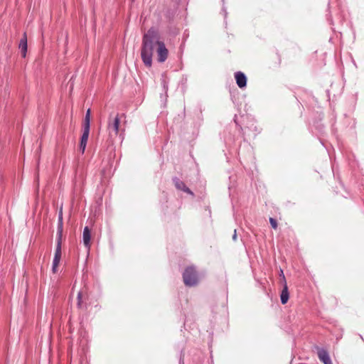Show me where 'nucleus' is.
I'll list each match as a JSON object with an SVG mask.
<instances>
[{
  "label": "nucleus",
  "instance_id": "1",
  "mask_svg": "<svg viewBox=\"0 0 364 364\" xmlns=\"http://www.w3.org/2000/svg\"><path fill=\"white\" fill-rule=\"evenodd\" d=\"M156 46L157 60L159 63H164L168 58V50L164 42L159 40L158 31L151 28L144 35L141 50V57L147 67L152 64V55L154 48Z\"/></svg>",
  "mask_w": 364,
  "mask_h": 364
},
{
  "label": "nucleus",
  "instance_id": "2",
  "mask_svg": "<svg viewBox=\"0 0 364 364\" xmlns=\"http://www.w3.org/2000/svg\"><path fill=\"white\" fill-rule=\"evenodd\" d=\"M183 279L186 286L193 287L198 284V274L194 267L190 266L185 269Z\"/></svg>",
  "mask_w": 364,
  "mask_h": 364
},
{
  "label": "nucleus",
  "instance_id": "3",
  "mask_svg": "<svg viewBox=\"0 0 364 364\" xmlns=\"http://www.w3.org/2000/svg\"><path fill=\"white\" fill-rule=\"evenodd\" d=\"M120 123V116L117 114L116 116L112 117V114L109 115L108 119V125L107 129L109 132V136H117L120 132L122 133L124 132V129H121L119 127Z\"/></svg>",
  "mask_w": 364,
  "mask_h": 364
},
{
  "label": "nucleus",
  "instance_id": "4",
  "mask_svg": "<svg viewBox=\"0 0 364 364\" xmlns=\"http://www.w3.org/2000/svg\"><path fill=\"white\" fill-rule=\"evenodd\" d=\"M280 277H282L281 280L283 284V289L281 292L280 299H281L282 304H285L289 300V291H288V287H287V284L286 282V279H285V277L284 275L282 270H281Z\"/></svg>",
  "mask_w": 364,
  "mask_h": 364
},
{
  "label": "nucleus",
  "instance_id": "5",
  "mask_svg": "<svg viewBox=\"0 0 364 364\" xmlns=\"http://www.w3.org/2000/svg\"><path fill=\"white\" fill-rule=\"evenodd\" d=\"M88 296L84 291H80L77 296V306L79 309L85 310L87 309V300Z\"/></svg>",
  "mask_w": 364,
  "mask_h": 364
},
{
  "label": "nucleus",
  "instance_id": "6",
  "mask_svg": "<svg viewBox=\"0 0 364 364\" xmlns=\"http://www.w3.org/2000/svg\"><path fill=\"white\" fill-rule=\"evenodd\" d=\"M61 247H60L59 244H57L55 255L53 261V267L52 270L53 273H55L57 272V268L58 267V264L60 263V259H61Z\"/></svg>",
  "mask_w": 364,
  "mask_h": 364
},
{
  "label": "nucleus",
  "instance_id": "7",
  "mask_svg": "<svg viewBox=\"0 0 364 364\" xmlns=\"http://www.w3.org/2000/svg\"><path fill=\"white\" fill-rule=\"evenodd\" d=\"M90 134V128L83 127V132L82 135L80 139V150L83 154L85 152L87 142L88 140Z\"/></svg>",
  "mask_w": 364,
  "mask_h": 364
},
{
  "label": "nucleus",
  "instance_id": "8",
  "mask_svg": "<svg viewBox=\"0 0 364 364\" xmlns=\"http://www.w3.org/2000/svg\"><path fill=\"white\" fill-rule=\"evenodd\" d=\"M235 78L236 80L237 85L240 88H243L246 87L247 77L243 73L240 71L236 72L235 73Z\"/></svg>",
  "mask_w": 364,
  "mask_h": 364
},
{
  "label": "nucleus",
  "instance_id": "9",
  "mask_svg": "<svg viewBox=\"0 0 364 364\" xmlns=\"http://www.w3.org/2000/svg\"><path fill=\"white\" fill-rule=\"evenodd\" d=\"M317 355L319 360L324 364H332L328 353L326 350L323 348H318Z\"/></svg>",
  "mask_w": 364,
  "mask_h": 364
},
{
  "label": "nucleus",
  "instance_id": "10",
  "mask_svg": "<svg viewBox=\"0 0 364 364\" xmlns=\"http://www.w3.org/2000/svg\"><path fill=\"white\" fill-rule=\"evenodd\" d=\"M173 183L177 189L181 190L191 195H193V192L186 186V184L178 178H173Z\"/></svg>",
  "mask_w": 364,
  "mask_h": 364
},
{
  "label": "nucleus",
  "instance_id": "11",
  "mask_svg": "<svg viewBox=\"0 0 364 364\" xmlns=\"http://www.w3.org/2000/svg\"><path fill=\"white\" fill-rule=\"evenodd\" d=\"M82 239L85 246L87 248V250H89L90 247L91 232L90 228L87 226L85 227L83 230Z\"/></svg>",
  "mask_w": 364,
  "mask_h": 364
},
{
  "label": "nucleus",
  "instance_id": "12",
  "mask_svg": "<svg viewBox=\"0 0 364 364\" xmlns=\"http://www.w3.org/2000/svg\"><path fill=\"white\" fill-rule=\"evenodd\" d=\"M18 48L22 56L25 58L27 51V36L26 33H23V37L19 42Z\"/></svg>",
  "mask_w": 364,
  "mask_h": 364
},
{
  "label": "nucleus",
  "instance_id": "13",
  "mask_svg": "<svg viewBox=\"0 0 364 364\" xmlns=\"http://www.w3.org/2000/svg\"><path fill=\"white\" fill-rule=\"evenodd\" d=\"M90 109H88L86 112L85 117L83 122V127L90 128Z\"/></svg>",
  "mask_w": 364,
  "mask_h": 364
},
{
  "label": "nucleus",
  "instance_id": "14",
  "mask_svg": "<svg viewBox=\"0 0 364 364\" xmlns=\"http://www.w3.org/2000/svg\"><path fill=\"white\" fill-rule=\"evenodd\" d=\"M59 229H63V210L60 208L58 214V227Z\"/></svg>",
  "mask_w": 364,
  "mask_h": 364
},
{
  "label": "nucleus",
  "instance_id": "15",
  "mask_svg": "<svg viewBox=\"0 0 364 364\" xmlns=\"http://www.w3.org/2000/svg\"><path fill=\"white\" fill-rule=\"evenodd\" d=\"M62 232H63V229H59L58 228V240H57V244H59L60 245V247H61V245H62Z\"/></svg>",
  "mask_w": 364,
  "mask_h": 364
},
{
  "label": "nucleus",
  "instance_id": "16",
  "mask_svg": "<svg viewBox=\"0 0 364 364\" xmlns=\"http://www.w3.org/2000/svg\"><path fill=\"white\" fill-rule=\"evenodd\" d=\"M269 223L272 225V227L274 228V229H276L277 228V220L275 219H274L273 218H269Z\"/></svg>",
  "mask_w": 364,
  "mask_h": 364
},
{
  "label": "nucleus",
  "instance_id": "17",
  "mask_svg": "<svg viewBox=\"0 0 364 364\" xmlns=\"http://www.w3.org/2000/svg\"><path fill=\"white\" fill-rule=\"evenodd\" d=\"M232 240H235V241L237 240L236 230H235V231H234V235L232 236Z\"/></svg>",
  "mask_w": 364,
  "mask_h": 364
}]
</instances>
